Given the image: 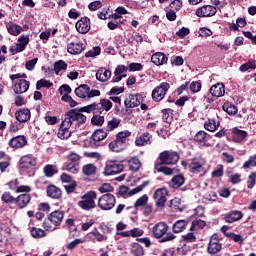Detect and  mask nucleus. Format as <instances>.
I'll return each instance as SVG.
<instances>
[{
	"instance_id": "f257e3e1",
	"label": "nucleus",
	"mask_w": 256,
	"mask_h": 256,
	"mask_svg": "<svg viewBox=\"0 0 256 256\" xmlns=\"http://www.w3.org/2000/svg\"><path fill=\"white\" fill-rule=\"evenodd\" d=\"M179 159H181V156L178 152L173 150H165L159 154L154 167L158 173H163L164 175H173V169L164 165H177V163H179Z\"/></svg>"
},
{
	"instance_id": "f03ea898",
	"label": "nucleus",
	"mask_w": 256,
	"mask_h": 256,
	"mask_svg": "<svg viewBox=\"0 0 256 256\" xmlns=\"http://www.w3.org/2000/svg\"><path fill=\"white\" fill-rule=\"evenodd\" d=\"M169 231V225L165 222H159L155 224L152 228V235L155 239H160L159 243H169L170 241H175L177 236Z\"/></svg>"
},
{
	"instance_id": "7ed1b4c3",
	"label": "nucleus",
	"mask_w": 256,
	"mask_h": 256,
	"mask_svg": "<svg viewBox=\"0 0 256 256\" xmlns=\"http://www.w3.org/2000/svg\"><path fill=\"white\" fill-rule=\"evenodd\" d=\"M80 199L78 207L83 211H92V209L97 207V204L95 203V199H97V192L93 190L86 192L80 197Z\"/></svg>"
},
{
	"instance_id": "20e7f679",
	"label": "nucleus",
	"mask_w": 256,
	"mask_h": 256,
	"mask_svg": "<svg viewBox=\"0 0 256 256\" xmlns=\"http://www.w3.org/2000/svg\"><path fill=\"white\" fill-rule=\"evenodd\" d=\"M76 97L80 99H84V101H89V99H93V97H100L101 91L97 89L91 90V87L87 84H81L74 91Z\"/></svg>"
},
{
	"instance_id": "39448f33",
	"label": "nucleus",
	"mask_w": 256,
	"mask_h": 256,
	"mask_svg": "<svg viewBox=\"0 0 256 256\" xmlns=\"http://www.w3.org/2000/svg\"><path fill=\"white\" fill-rule=\"evenodd\" d=\"M81 165V156L75 152H71L66 156L65 170L72 175L79 173V167Z\"/></svg>"
},
{
	"instance_id": "423d86ee",
	"label": "nucleus",
	"mask_w": 256,
	"mask_h": 256,
	"mask_svg": "<svg viewBox=\"0 0 256 256\" xmlns=\"http://www.w3.org/2000/svg\"><path fill=\"white\" fill-rule=\"evenodd\" d=\"M167 195H169V190L166 187L158 188L153 194V199L155 201L156 211H162L165 209V203H167Z\"/></svg>"
},
{
	"instance_id": "0eeeda50",
	"label": "nucleus",
	"mask_w": 256,
	"mask_h": 256,
	"mask_svg": "<svg viewBox=\"0 0 256 256\" xmlns=\"http://www.w3.org/2000/svg\"><path fill=\"white\" fill-rule=\"evenodd\" d=\"M169 89H171V84L167 82L160 83L159 86H156L152 90V100L155 101V103H160V101H163L165 99V95H167Z\"/></svg>"
},
{
	"instance_id": "6e6552de",
	"label": "nucleus",
	"mask_w": 256,
	"mask_h": 256,
	"mask_svg": "<svg viewBox=\"0 0 256 256\" xmlns=\"http://www.w3.org/2000/svg\"><path fill=\"white\" fill-rule=\"evenodd\" d=\"M115 203H117L115 195L111 193H106L98 199V207L102 211H111L115 207Z\"/></svg>"
},
{
	"instance_id": "1a4fd4ad",
	"label": "nucleus",
	"mask_w": 256,
	"mask_h": 256,
	"mask_svg": "<svg viewBox=\"0 0 256 256\" xmlns=\"http://www.w3.org/2000/svg\"><path fill=\"white\" fill-rule=\"evenodd\" d=\"M205 159L202 157L192 158L188 164V171L192 173V175H199V173H203L205 171Z\"/></svg>"
},
{
	"instance_id": "9d476101",
	"label": "nucleus",
	"mask_w": 256,
	"mask_h": 256,
	"mask_svg": "<svg viewBox=\"0 0 256 256\" xmlns=\"http://www.w3.org/2000/svg\"><path fill=\"white\" fill-rule=\"evenodd\" d=\"M123 169H125V166H123V164L119 163L116 160H108L104 168V175L106 177H109L111 175H119V173H122Z\"/></svg>"
},
{
	"instance_id": "9b49d317",
	"label": "nucleus",
	"mask_w": 256,
	"mask_h": 256,
	"mask_svg": "<svg viewBox=\"0 0 256 256\" xmlns=\"http://www.w3.org/2000/svg\"><path fill=\"white\" fill-rule=\"evenodd\" d=\"M75 121H77L79 125H83L87 121V116L81 114L77 109H72L66 114L65 122L67 123V127L73 125Z\"/></svg>"
},
{
	"instance_id": "f8f14e48",
	"label": "nucleus",
	"mask_w": 256,
	"mask_h": 256,
	"mask_svg": "<svg viewBox=\"0 0 256 256\" xmlns=\"http://www.w3.org/2000/svg\"><path fill=\"white\" fill-rule=\"evenodd\" d=\"M108 135L109 132L106 130V128L95 130L88 141L89 147L96 149V147H99V143H101L103 139H107Z\"/></svg>"
},
{
	"instance_id": "ddd939ff",
	"label": "nucleus",
	"mask_w": 256,
	"mask_h": 256,
	"mask_svg": "<svg viewBox=\"0 0 256 256\" xmlns=\"http://www.w3.org/2000/svg\"><path fill=\"white\" fill-rule=\"evenodd\" d=\"M36 165H37V158H35L31 154L22 156L19 161V167L21 171H27L28 169H33V167H36Z\"/></svg>"
},
{
	"instance_id": "4468645a",
	"label": "nucleus",
	"mask_w": 256,
	"mask_h": 256,
	"mask_svg": "<svg viewBox=\"0 0 256 256\" xmlns=\"http://www.w3.org/2000/svg\"><path fill=\"white\" fill-rule=\"evenodd\" d=\"M75 27L78 33L86 35V33H89V31H91V20L88 17H82L76 22Z\"/></svg>"
},
{
	"instance_id": "2eb2a0df",
	"label": "nucleus",
	"mask_w": 256,
	"mask_h": 256,
	"mask_svg": "<svg viewBox=\"0 0 256 256\" xmlns=\"http://www.w3.org/2000/svg\"><path fill=\"white\" fill-rule=\"evenodd\" d=\"M217 14V7L205 5L196 10L197 17H213Z\"/></svg>"
},
{
	"instance_id": "dca6fc26",
	"label": "nucleus",
	"mask_w": 256,
	"mask_h": 256,
	"mask_svg": "<svg viewBox=\"0 0 256 256\" xmlns=\"http://www.w3.org/2000/svg\"><path fill=\"white\" fill-rule=\"evenodd\" d=\"M221 249H223V244L221 242H217V240L212 239L209 240L207 246V253L211 256H221Z\"/></svg>"
},
{
	"instance_id": "f3484780",
	"label": "nucleus",
	"mask_w": 256,
	"mask_h": 256,
	"mask_svg": "<svg viewBox=\"0 0 256 256\" xmlns=\"http://www.w3.org/2000/svg\"><path fill=\"white\" fill-rule=\"evenodd\" d=\"M126 109H135L141 105V95L130 94L128 98L124 101Z\"/></svg>"
},
{
	"instance_id": "a211bd4d",
	"label": "nucleus",
	"mask_w": 256,
	"mask_h": 256,
	"mask_svg": "<svg viewBox=\"0 0 256 256\" xmlns=\"http://www.w3.org/2000/svg\"><path fill=\"white\" fill-rule=\"evenodd\" d=\"M209 139H210L209 134L205 133V131L203 130H200L194 136L195 143H197L200 147H209L210 145L208 142Z\"/></svg>"
},
{
	"instance_id": "6ab92c4d",
	"label": "nucleus",
	"mask_w": 256,
	"mask_h": 256,
	"mask_svg": "<svg viewBox=\"0 0 256 256\" xmlns=\"http://www.w3.org/2000/svg\"><path fill=\"white\" fill-rule=\"evenodd\" d=\"M153 135L149 132H144L140 137L136 138V147H145V145H151L153 143Z\"/></svg>"
},
{
	"instance_id": "aec40b11",
	"label": "nucleus",
	"mask_w": 256,
	"mask_h": 256,
	"mask_svg": "<svg viewBox=\"0 0 256 256\" xmlns=\"http://www.w3.org/2000/svg\"><path fill=\"white\" fill-rule=\"evenodd\" d=\"M25 145H27V137L23 135L13 137L9 141V146L12 147V149H22Z\"/></svg>"
},
{
	"instance_id": "412c9836",
	"label": "nucleus",
	"mask_w": 256,
	"mask_h": 256,
	"mask_svg": "<svg viewBox=\"0 0 256 256\" xmlns=\"http://www.w3.org/2000/svg\"><path fill=\"white\" fill-rule=\"evenodd\" d=\"M67 51L70 55H79L85 51V45L82 42H70L67 45Z\"/></svg>"
},
{
	"instance_id": "4be33fe9",
	"label": "nucleus",
	"mask_w": 256,
	"mask_h": 256,
	"mask_svg": "<svg viewBox=\"0 0 256 256\" xmlns=\"http://www.w3.org/2000/svg\"><path fill=\"white\" fill-rule=\"evenodd\" d=\"M13 91L16 93V95L27 93V91H29V81L20 79L14 84Z\"/></svg>"
},
{
	"instance_id": "5701e85b",
	"label": "nucleus",
	"mask_w": 256,
	"mask_h": 256,
	"mask_svg": "<svg viewBox=\"0 0 256 256\" xmlns=\"http://www.w3.org/2000/svg\"><path fill=\"white\" fill-rule=\"evenodd\" d=\"M15 117L19 123H27L31 119V111L27 108H21L15 112Z\"/></svg>"
},
{
	"instance_id": "b1692460",
	"label": "nucleus",
	"mask_w": 256,
	"mask_h": 256,
	"mask_svg": "<svg viewBox=\"0 0 256 256\" xmlns=\"http://www.w3.org/2000/svg\"><path fill=\"white\" fill-rule=\"evenodd\" d=\"M246 137H249L247 131L239 130L238 128L232 129V141H234V143H242V141H245Z\"/></svg>"
},
{
	"instance_id": "393cba45",
	"label": "nucleus",
	"mask_w": 256,
	"mask_h": 256,
	"mask_svg": "<svg viewBox=\"0 0 256 256\" xmlns=\"http://www.w3.org/2000/svg\"><path fill=\"white\" fill-rule=\"evenodd\" d=\"M242 217L243 213L241 211L232 210L225 215L224 220L226 223H236V221H241Z\"/></svg>"
},
{
	"instance_id": "a878e982",
	"label": "nucleus",
	"mask_w": 256,
	"mask_h": 256,
	"mask_svg": "<svg viewBox=\"0 0 256 256\" xmlns=\"http://www.w3.org/2000/svg\"><path fill=\"white\" fill-rule=\"evenodd\" d=\"M15 203L18 207V209H25L31 203V195L25 193L19 195L17 198H15Z\"/></svg>"
},
{
	"instance_id": "bb28decb",
	"label": "nucleus",
	"mask_w": 256,
	"mask_h": 256,
	"mask_svg": "<svg viewBox=\"0 0 256 256\" xmlns=\"http://www.w3.org/2000/svg\"><path fill=\"white\" fill-rule=\"evenodd\" d=\"M209 93L213 97H223L225 95V84L217 83L210 87Z\"/></svg>"
},
{
	"instance_id": "cd10ccee",
	"label": "nucleus",
	"mask_w": 256,
	"mask_h": 256,
	"mask_svg": "<svg viewBox=\"0 0 256 256\" xmlns=\"http://www.w3.org/2000/svg\"><path fill=\"white\" fill-rule=\"evenodd\" d=\"M167 61H169V58L167 57V55H165V53H162V52H157L153 54L151 57V63H153L154 65H157V67L161 65H165Z\"/></svg>"
},
{
	"instance_id": "c85d7f7f",
	"label": "nucleus",
	"mask_w": 256,
	"mask_h": 256,
	"mask_svg": "<svg viewBox=\"0 0 256 256\" xmlns=\"http://www.w3.org/2000/svg\"><path fill=\"white\" fill-rule=\"evenodd\" d=\"M109 149L113 153H121V151H125L127 145L121 142V140L115 138L112 142L108 144Z\"/></svg>"
},
{
	"instance_id": "c756f323",
	"label": "nucleus",
	"mask_w": 256,
	"mask_h": 256,
	"mask_svg": "<svg viewBox=\"0 0 256 256\" xmlns=\"http://www.w3.org/2000/svg\"><path fill=\"white\" fill-rule=\"evenodd\" d=\"M187 225H189V220H177L172 225V233H183L187 229Z\"/></svg>"
},
{
	"instance_id": "7c9ffc66",
	"label": "nucleus",
	"mask_w": 256,
	"mask_h": 256,
	"mask_svg": "<svg viewBox=\"0 0 256 256\" xmlns=\"http://www.w3.org/2000/svg\"><path fill=\"white\" fill-rule=\"evenodd\" d=\"M65 183H69L65 185L66 193H75V189H77V182L73 180V177H71V175L65 174Z\"/></svg>"
},
{
	"instance_id": "2f4dec72",
	"label": "nucleus",
	"mask_w": 256,
	"mask_h": 256,
	"mask_svg": "<svg viewBox=\"0 0 256 256\" xmlns=\"http://www.w3.org/2000/svg\"><path fill=\"white\" fill-rule=\"evenodd\" d=\"M103 112L96 110L93 114V117L91 118L92 125H95L96 127L103 126V123H105V116L102 115Z\"/></svg>"
},
{
	"instance_id": "473e14b6",
	"label": "nucleus",
	"mask_w": 256,
	"mask_h": 256,
	"mask_svg": "<svg viewBox=\"0 0 256 256\" xmlns=\"http://www.w3.org/2000/svg\"><path fill=\"white\" fill-rule=\"evenodd\" d=\"M184 184L185 176H183V174L175 175L174 177H172L170 181V187H172V189H179V187H181Z\"/></svg>"
},
{
	"instance_id": "72a5a7b5",
	"label": "nucleus",
	"mask_w": 256,
	"mask_h": 256,
	"mask_svg": "<svg viewBox=\"0 0 256 256\" xmlns=\"http://www.w3.org/2000/svg\"><path fill=\"white\" fill-rule=\"evenodd\" d=\"M65 217V213L63 211H54L49 215L50 220H52L53 224L57 227V225H61L63 222V218Z\"/></svg>"
},
{
	"instance_id": "f704fd0d",
	"label": "nucleus",
	"mask_w": 256,
	"mask_h": 256,
	"mask_svg": "<svg viewBox=\"0 0 256 256\" xmlns=\"http://www.w3.org/2000/svg\"><path fill=\"white\" fill-rule=\"evenodd\" d=\"M96 79L98 81H101L102 83H105V81H109V79H111V72L108 69H99L96 72Z\"/></svg>"
},
{
	"instance_id": "c9c22d12",
	"label": "nucleus",
	"mask_w": 256,
	"mask_h": 256,
	"mask_svg": "<svg viewBox=\"0 0 256 256\" xmlns=\"http://www.w3.org/2000/svg\"><path fill=\"white\" fill-rule=\"evenodd\" d=\"M131 254L133 256H144L145 255V249H143V246L137 242H133L131 244L130 248Z\"/></svg>"
},
{
	"instance_id": "e433bc0d",
	"label": "nucleus",
	"mask_w": 256,
	"mask_h": 256,
	"mask_svg": "<svg viewBox=\"0 0 256 256\" xmlns=\"http://www.w3.org/2000/svg\"><path fill=\"white\" fill-rule=\"evenodd\" d=\"M96 105H99L98 111H101V113H103L104 111H111L113 107V102L104 98L100 99V103H96Z\"/></svg>"
},
{
	"instance_id": "4c0bfd02",
	"label": "nucleus",
	"mask_w": 256,
	"mask_h": 256,
	"mask_svg": "<svg viewBox=\"0 0 256 256\" xmlns=\"http://www.w3.org/2000/svg\"><path fill=\"white\" fill-rule=\"evenodd\" d=\"M47 195L52 199H59V197L62 195V192L59 188H57V186L50 185L47 187Z\"/></svg>"
},
{
	"instance_id": "58836bf2",
	"label": "nucleus",
	"mask_w": 256,
	"mask_h": 256,
	"mask_svg": "<svg viewBox=\"0 0 256 256\" xmlns=\"http://www.w3.org/2000/svg\"><path fill=\"white\" fill-rule=\"evenodd\" d=\"M128 165H129V169L130 171H133L134 173H137V171H139V169H141V160H139V158L137 157H132L129 161H128Z\"/></svg>"
},
{
	"instance_id": "ea45409f",
	"label": "nucleus",
	"mask_w": 256,
	"mask_h": 256,
	"mask_svg": "<svg viewBox=\"0 0 256 256\" xmlns=\"http://www.w3.org/2000/svg\"><path fill=\"white\" fill-rule=\"evenodd\" d=\"M162 113V121L164 123H168L171 125V121H173V110L171 108H165L161 110Z\"/></svg>"
},
{
	"instance_id": "a19ab883",
	"label": "nucleus",
	"mask_w": 256,
	"mask_h": 256,
	"mask_svg": "<svg viewBox=\"0 0 256 256\" xmlns=\"http://www.w3.org/2000/svg\"><path fill=\"white\" fill-rule=\"evenodd\" d=\"M82 173L86 175V177H91V175L97 173V166L94 164H86L82 167Z\"/></svg>"
},
{
	"instance_id": "79ce46f5",
	"label": "nucleus",
	"mask_w": 256,
	"mask_h": 256,
	"mask_svg": "<svg viewBox=\"0 0 256 256\" xmlns=\"http://www.w3.org/2000/svg\"><path fill=\"white\" fill-rule=\"evenodd\" d=\"M119 125H121V119L114 117L110 121H108L105 129L108 133H111V131H115V129H117Z\"/></svg>"
},
{
	"instance_id": "37998d69",
	"label": "nucleus",
	"mask_w": 256,
	"mask_h": 256,
	"mask_svg": "<svg viewBox=\"0 0 256 256\" xmlns=\"http://www.w3.org/2000/svg\"><path fill=\"white\" fill-rule=\"evenodd\" d=\"M207 222L201 219H195L192 221L190 231H199L200 229H205Z\"/></svg>"
},
{
	"instance_id": "c03bdc74",
	"label": "nucleus",
	"mask_w": 256,
	"mask_h": 256,
	"mask_svg": "<svg viewBox=\"0 0 256 256\" xmlns=\"http://www.w3.org/2000/svg\"><path fill=\"white\" fill-rule=\"evenodd\" d=\"M131 136V131L129 130H124V131H121V132H118L116 134V138L124 143L125 145H127V143H129V137Z\"/></svg>"
},
{
	"instance_id": "a18cd8bd",
	"label": "nucleus",
	"mask_w": 256,
	"mask_h": 256,
	"mask_svg": "<svg viewBox=\"0 0 256 256\" xmlns=\"http://www.w3.org/2000/svg\"><path fill=\"white\" fill-rule=\"evenodd\" d=\"M219 125L220 123L216 122L215 119H209L208 121H206L204 123V128L206 129V131H210V132H213V131H217V129H219Z\"/></svg>"
},
{
	"instance_id": "49530a36",
	"label": "nucleus",
	"mask_w": 256,
	"mask_h": 256,
	"mask_svg": "<svg viewBox=\"0 0 256 256\" xmlns=\"http://www.w3.org/2000/svg\"><path fill=\"white\" fill-rule=\"evenodd\" d=\"M223 111H225L228 115H237V111H239V109H237V106L226 102L223 104L222 106Z\"/></svg>"
},
{
	"instance_id": "de8ad7c7",
	"label": "nucleus",
	"mask_w": 256,
	"mask_h": 256,
	"mask_svg": "<svg viewBox=\"0 0 256 256\" xmlns=\"http://www.w3.org/2000/svg\"><path fill=\"white\" fill-rule=\"evenodd\" d=\"M45 177H53V175H57L58 171L57 166L48 164L43 168Z\"/></svg>"
},
{
	"instance_id": "09e8293b",
	"label": "nucleus",
	"mask_w": 256,
	"mask_h": 256,
	"mask_svg": "<svg viewBox=\"0 0 256 256\" xmlns=\"http://www.w3.org/2000/svg\"><path fill=\"white\" fill-rule=\"evenodd\" d=\"M30 234L34 239H43L47 235L45 230L36 227L30 229Z\"/></svg>"
},
{
	"instance_id": "8fccbe9b",
	"label": "nucleus",
	"mask_w": 256,
	"mask_h": 256,
	"mask_svg": "<svg viewBox=\"0 0 256 256\" xmlns=\"http://www.w3.org/2000/svg\"><path fill=\"white\" fill-rule=\"evenodd\" d=\"M148 185H151V181L147 180L144 181L141 185L137 186L136 188H133L132 190H128V197H132V195H137V193H141L143 191L144 187H147Z\"/></svg>"
},
{
	"instance_id": "3c124183",
	"label": "nucleus",
	"mask_w": 256,
	"mask_h": 256,
	"mask_svg": "<svg viewBox=\"0 0 256 256\" xmlns=\"http://www.w3.org/2000/svg\"><path fill=\"white\" fill-rule=\"evenodd\" d=\"M98 109H99V104L94 102L87 106L81 107L80 109H78V111L80 113H93V111H94V113H95V111H98Z\"/></svg>"
},
{
	"instance_id": "603ef678",
	"label": "nucleus",
	"mask_w": 256,
	"mask_h": 256,
	"mask_svg": "<svg viewBox=\"0 0 256 256\" xmlns=\"http://www.w3.org/2000/svg\"><path fill=\"white\" fill-rule=\"evenodd\" d=\"M7 29L8 33H10V35H14V37H17V35H20L21 32L23 31V27L17 24H12L8 26Z\"/></svg>"
},
{
	"instance_id": "864d4df0",
	"label": "nucleus",
	"mask_w": 256,
	"mask_h": 256,
	"mask_svg": "<svg viewBox=\"0 0 256 256\" xmlns=\"http://www.w3.org/2000/svg\"><path fill=\"white\" fill-rule=\"evenodd\" d=\"M147 201H149V196H147V194L142 195L136 200L134 208L139 209V207H144L145 205H147Z\"/></svg>"
},
{
	"instance_id": "5fc2aeb1",
	"label": "nucleus",
	"mask_w": 256,
	"mask_h": 256,
	"mask_svg": "<svg viewBox=\"0 0 256 256\" xmlns=\"http://www.w3.org/2000/svg\"><path fill=\"white\" fill-rule=\"evenodd\" d=\"M42 227L45 231H55L57 229V226L52 222L50 217L44 220Z\"/></svg>"
},
{
	"instance_id": "6e6d98bb",
	"label": "nucleus",
	"mask_w": 256,
	"mask_h": 256,
	"mask_svg": "<svg viewBox=\"0 0 256 256\" xmlns=\"http://www.w3.org/2000/svg\"><path fill=\"white\" fill-rule=\"evenodd\" d=\"M225 235L226 237H229L234 243H239L240 245H243V236H241V234L228 232Z\"/></svg>"
},
{
	"instance_id": "4d7b16f0",
	"label": "nucleus",
	"mask_w": 256,
	"mask_h": 256,
	"mask_svg": "<svg viewBox=\"0 0 256 256\" xmlns=\"http://www.w3.org/2000/svg\"><path fill=\"white\" fill-rule=\"evenodd\" d=\"M169 207H173L174 209H176V211H183V206H181V199L175 197L174 199L170 200V204Z\"/></svg>"
},
{
	"instance_id": "13d9d810",
	"label": "nucleus",
	"mask_w": 256,
	"mask_h": 256,
	"mask_svg": "<svg viewBox=\"0 0 256 256\" xmlns=\"http://www.w3.org/2000/svg\"><path fill=\"white\" fill-rule=\"evenodd\" d=\"M1 201L6 203L7 205L15 202V197L11 195V192H4L1 196Z\"/></svg>"
},
{
	"instance_id": "bf43d9fd",
	"label": "nucleus",
	"mask_w": 256,
	"mask_h": 256,
	"mask_svg": "<svg viewBox=\"0 0 256 256\" xmlns=\"http://www.w3.org/2000/svg\"><path fill=\"white\" fill-rule=\"evenodd\" d=\"M89 235H93V237L96 238V240L98 241V243H101L103 241H107V237H105V235L99 233V230L97 228H95L93 231H91L89 233Z\"/></svg>"
},
{
	"instance_id": "052dcab7",
	"label": "nucleus",
	"mask_w": 256,
	"mask_h": 256,
	"mask_svg": "<svg viewBox=\"0 0 256 256\" xmlns=\"http://www.w3.org/2000/svg\"><path fill=\"white\" fill-rule=\"evenodd\" d=\"M250 167H256V154L249 156L248 161L243 164V169H250Z\"/></svg>"
},
{
	"instance_id": "680f3d73",
	"label": "nucleus",
	"mask_w": 256,
	"mask_h": 256,
	"mask_svg": "<svg viewBox=\"0 0 256 256\" xmlns=\"http://www.w3.org/2000/svg\"><path fill=\"white\" fill-rule=\"evenodd\" d=\"M43 87H47V89H49V87H53V83L49 80L41 79L37 82L36 89L39 91L40 89H43Z\"/></svg>"
},
{
	"instance_id": "e2e57ef3",
	"label": "nucleus",
	"mask_w": 256,
	"mask_h": 256,
	"mask_svg": "<svg viewBox=\"0 0 256 256\" xmlns=\"http://www.w3.org/2000/svg\"><path fill=\"white\" fill-rule=\"evenodd\" d=\"M63 70H65V61L59 60L54 63V71L56 75H59V73H61Z\"/></svg>"
},
{
	"instance_id": "0e129e2a",
	"label": "nucleus",
	"mask_w": 256,
	"mask_h": 256,
	"mask_svg": "<svg viewBox=\"0 0 256 256\" xmlns=\"http://www.w3.org/2000/svg\"><path fill=\"white\" fill-rule=\"evenodd\" d=\"M98 191H100L101 193H113L114 188L111 184L109 183H104L102 186H100L98 188Z\"/></svg>"
},
{
	"instance_id": "69168bd1",
	"label": "nucleus",
	"mask_w": 256,
	"mask_h": 256,
	"mask_svg": "<svg viewBox=\"0 0 256 256\" xmlns=\"http://www.w3.org/2000/svg\"><path fill=\"white\" fill-rule=\"evenodd\" d=\"M182 239L185 241V243H195V241H197V237L193 232L182 235Z\"/></svg>"
},
{
	"instance_id": "338daca9",
	"label": "nucleus",
	"mask_w": 256,
	"mask_h": 256,
	"mask_svg": "<svg viewBox=\"0 0 256 256\" xmlns=\"http://www.w3.org/2000/svg\"><path fill=\"white\" fill-rule=\"evenodd\" d=\"M97 55H101V47L96 46L92 50L86 52L85 57H97Z\"/></svg>"
},
{
	"instance_id": "774afa93",
	"label": "nucleus",
	"mask_w": 256,
	"mask_h": 256,
	"mask_svg": "<svg viewBox=\"0 0 256 256\" xmlns=\"http://www.w3.org/2000/svg\"><path fill=\"white\" fill-rule=\"evenodd\" d=\"M190 91L192 93H199L201 91V82L199 81H194L190 84Z\"/></svg>"
}]
</instances>
